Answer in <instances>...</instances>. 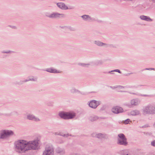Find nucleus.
Instances as JSON below:
<instances>
[{
  "mask_svg": "<svg viewBox=\"0 0 155 155\" xmlns=\"http://www.w3.org/2000/svg\"><path fill=\"white\" fill-rule=\"evenodd\" d=\"M27 141L24 140H20L15 143V150L16 152L21 153H25L28 151Z\"/></svg>",
  "mask_w": 155,
  "mask_h": 155,
  "instance_id": "f257e3e1",
  "label": "nucleus"
},
{
  "mask_svg": "<svg viewBox=\"0 0 155 155\" xmlns=\"http://www.w3.org/2000/svg\"><path fill=\"white\" fill-rule=\"evenodd\" d=\"M142 112L144 115L155 114V103H149L144 106L142 109Z\"/></svg>",
  "mask_w": 155,
  "mask_h": 155,
  "instance_id": "f03ea898",
  "label": "nucleus"
},
{
  "mask_svg": "<svg viewBox=\"0 0 155 155\" xmlns=\"http://www.w3.org/2000/svg\"><path fill=\"white\" fill-rule=\"evenodd\" d=\"M58 115L62 119L68 120L74 118L76 116V114L73 112H68L61 111L59 113Z\"/></svg>",
  "mask_w": 155,
  "mask_h": 155,
  "instance_id": "7ed1b4c3",
  "label": "nucleus"
},
{
  "mask_svg": "<svg viewBox=\"0 0 155 155\" xmlns=\"http://www.w3.org/2000/svg\"><path fill=\"white\" fill-rule=\"evenodd\" d=\"M39 140L38 138L32 141H27V147L28 151L31 149L36 150L37 149Z\"/></svg>",
  "mask_w": 155,
  "mask_h": 155,
  "instance_id": "20e7f679",
  "label": "nucleus"
},
{
  "mask_svg": "<svg viewBox=\"0 0 155 155\" xmlns=\"http://www.w3.org/2000/svg\"><path fill=\"white\" fill-rule=\"evenodd\" d=\"M54 148L52 144H47L45 147V150L43 151V155H54Z\"/></svg>",
  "mask_w": 155,
  "mask_h": 155,
  "instance_id": "39448f33",
  "label": "nucleus"
},
{
  "mask_svg": "<svg viewBox=\"0 0 155 155\" xmlns=\"http://www.w3.org/2000/svg\"><path fill=\"white\" fill-rule=\"evenodd\" d=\"M118 137L119 138L117 139V144L120 145L127 146L128 142L124 135L123 134H118Z\"/></svg>",
  "mask_w": 155,
  "mask_h": 155,
  "instance_id": "423d86ee",
  "label": "nucleus"
},
{
  "mask_svg": "<svg viewBox=\"0 0 155 155\" xmlns=\"http://www.w3.org/2000/svg\"><path fill=\"white\" fill-rule=\"evenodd\" d=\"M100 104V102L99 101L93 100L90 102L89 104V105L90 107L93 108L95 109Z\"/></svg>",
  "mask_w": 155,
  "mask_h": 155,
  "instance_id": "0eeeda50",
  "label": "nucleus"
},
{
  "mask_svg": "<svg viewBox=\"0 0 155 155\" xmlns=\"http://www.w3.org/2000/svg\"><path fill=\"white\" fill-rule=\"evenodd\" d=\"M111 110L113 113L116 114L122 113L123 111V108L118 106H116L113 107Z\"/></svg>",
  "mask_w": 155,
  "mask_h": 155,
  "instance_id": "6e6552de",
  "label": "nucleus"
},
{
  "mask_svg": "<svg viewBox=\"0 0 155 155\" xmlns=\"http://www.w3.org/2000/svg\"><path fill=\"white\" fill-rule=\"evenodd\" d=\"M120 92H127L128 93H129L130 94H132L134 95H137V96H143V97H151L152 96L151 95H147V94H141L138 93H133V92H130L128 91H120Z\"/></svg>",
  "mask_w": 155,
  "mask_h": 155,
  "instance_id": "1a4fd4ad",
  "label": "nucleus"
},
{
  "mask_svg": "<svg viewBox=\"0 0 155 155\" xmlns=\"http://www.w3.org/2000/svg\"><path fill=\"white\" fill-rule=\"evenodd\" d=\"M7 138L6 130H2L0 131V139H5Z\"/></svg>",
  "mask_w": 155,
  "mask_h": 155,
  "instance_id": "9d476101",
  "label": "nucleus"
},
{
  "mask_svg": "<svg viewBox=\"0 0 155 155\" xmlns=\"http://www.w3.org/2000/svg\"><path fill=\"white\" fill-rule=\"evenodd\" d=\"M27 118L29 120H32L35 121H38L39 120L38 118L36 117L32 114H28L27 116Z\"/></svg>",
  "mask_w": 155,
  "mask_h": 155,
  "instance_id": "9b49d317",
  "label": "nucleus"
},
{
  "mask_svg": "<svg viewBox=\"0 0 155 155\" xmlns=\"http://www.w3.org/2000/svg\"><path fill=\"white\" fill-rule=\"evenodd\" d=\"M45 71L47 72L53 73H58L61 72V71H58L57 70L53 67L47 68L46 69Z\"/></svg>",
  "mask_w": 155,
  "mask_h": 155,
  "instance_id": "f8f14e48",
  "label": "nucleus"
},
{
  "mask_svg": "<svg viewBox=\"0 0 155 155\" xmlns=\"http://www.w3.org/2000/svg\"><path fill=\"white\" fill-rule=\"evenodd\" d=\"M140 103V101L137 99H133L130 101V104L132 106H137Z\"/></svg>",
  "mask_w": 155,
  "mask_h": 155,
  "instance_id": "ddd939ff",
  "label": "nucleus"
},
{
  "mask_svg": "<svg viewBox=\"0 0 155 155\" xmlns=\"http://www.w3.org/2000/svg\"><path fill=\"white\" fill-rule=\"evenodd\" d=\"M140 18L142 20H144L147 21H153L152 19L149 17L144 15H140Z\"/></svg>",
  "mask_w": 155,
  "mask_h": 155,
  "instance_id": "4468645a",
  "label": "nucleus"
},
{
  "mask_svg": "<svg viewBox=\"0 0 155 155\" xmlns=\"http://www.w3.org/2000/svg\"><path fill=\"white\" fill-rule=\"evenodd\" d=\"M57 5V6L61 9L66 10L68 8V7L63 3H58Z\"/></svg>",
  "mask_w": 155,
  "mask_h": 155,
  "instance_id": "2eb2a0df",
  "label": "nucleus"
},
{
  "mask_svg": "<svg viewBox=\"0 0 155 155\" xmlns=\"http://www.w3.org/2000/svg\"><path fill=\"white\" fill-rule=\"evenodd\" d=\"M105 119L106 118L105 117H98L96 116H90L89 118V120L91 121H96L97 120L99 119Z\"/></svg>",
  "mask_w": 155,
  "mask_h": 155,
  "instance_id": "dca6fc26",
  "label": "nucleus"
},
{
  "mask_svg": "<svg viewBox=\"0 0 155 155\" xmlns=\"http://www.w3.org/2000/svg\"><path fill=\"white\" fill-rule=\"evenodd\" d=\"M140 112L139 110H135L130 112L129 114V115L132 116H136L140 114Z\"/></svg>",
  "mask_w": 155,
  "mask_h": 155,
  "instance_id": "f3484780",
  "label": "nucleus"
},
{
  "mask_svg": "<svg viewBox=\"0 0 155 155\" xmlns=\"http://www.w3.org/2000/svg\"><path fill=\"white\" fill-rule=\"evenodd\" d=\"M93 43L94 44L100 47H102L103 46H105V45H106V43H103L102 42L98 40L94 41L93 42Z\"/></svg>",
  "mask_w": 155,
  "mask_h": 155,
  "instance_id": "a211bd4d",
  "label": "nucleus"
},
{
  "mask_svg": "<svg viewBox=\"0 0 155 155\" xmlns=\"http://www.w3.org/2000/svg\"><path fill=\"white\" fill-rule=\"evenodd\" d=\"M62 14H60L58 13H54L49 15L48 16L51 18H56L60 17V16L62 15Z\"/></svg>",
  "mask_w": 155,
  "mask_h": 155,
  "instance_id": "6ab92c4d",
  "label": "nucleus"
},
{
  "mask_svg": "<svg viewBox=\"0 0 155 155\" xmlns=\"http://www.w3.org/2000/svg\"><path fill=\"white\" fill-rule=\"evenodd\" d=\"M81 17L85 21H90L92 20V18L89 15H85L81 16Z\"/></svg>",
  "mask_w": 155,
  "mask_h": 155,
  "instance_id": "aec40b11",
  "label": "nucleus"
},
{
  "mask_svg": "<svg viewBox=\"0 0 155 155\" xmlns=\"http://www.w3.org/2000/svg\"><path fill=\"white\" fill-rule=\"evenodd\" d=\"M56 151L58 153L63 154L65 153V151L64 149L58 147L56 149Z\"/></svg>",
  "mask_w": 155,
  "mask_h": 155,
  "instance_id": "412c9836",
  "label": "nucleus"
},
{
  "mask_svg": "<svg viewBox=\"0 0 155 155\" xmlns=\"http://www.w3.org/2000/svg\"><path fill=\"white\" fill-rule=\"evenodd\" d=\"M6 130L7 138L9 137L14 135V132L11 130Z\"/></svg>",
  "mask_w": 155,
  "mask_h": 155,
  "instance_id": "4be33fe9",
  "label": "nucleus"
},
{
  "mask_svg": "<svg viewBox=\"0 0 155 155\" xmlns=\"http://www.w3.org/2000/svg\"><path fill=\"white\" fill-rule=\"evenodd\" d=\"M61 28H64L65 29H68L71 31H75L76 30V29L75 28L73 27H72L70 26H68V27H66V26L62 27H61Z\"/></svg>",
  "mask_w": 155,
  "mask_h": 155,
  "instance_id": "5701e85b",
  "label": "nucleus"
},
{
  "mask_svg": "<svg viewBox=\"0 0 155 155\" xmlns=\"http://www.w3.org/2000/svg\"><path fill=\"white\" fill-rule=\"evenodd\" d=\"M30 81L29 79H26L24 81H17L15 83V84L20 85L23 84L24 82Z\"/></svg>",
  "mask_w": 155,
  "mask_h": 155,
  "instance_id": "b1692460",
  "label": "nucleus"
},
{
  "mask_svg": "<svg viewBox=\"0 0 155 155\" xmlns=\"http://www.w3.org/2000/svg\"><path fill=\"white\" fill-rule=\"evenodd\" d=\"M95 137L97 138L101 139L104 137H105V135L104 134L99 133L96 134Z\"/></svg>",
  "mask_w": 155,
  "mask_h": 155,
  "instance_id": "393cba45",
  "label": "nucleus"
},
{
  "mask_svg": "<svg viewBox=\"0 0 155 155\" xmlns=\"http://www.w3.org/2000/svg\"><path fill=\"white\" fill-rule=\"evenodd\" d=\"M71 93L74 94L76 93H81V92L77 89H76L75 88L73 87L70 90Z\"/></svg>",
  "mask_w": 155,
  "mask_h": 155,
  "instance_id": "a878e982",
  "label": "nucleus"
},
{
  "mask_svg": "<svg viewBox=\"0 0 155 155\" xmlns=\"http://www.w3.org/2000/svg\"><path fill=\"white\" fill-rule=\"evenodd\" d=\"M106 47H109L111 48H116V46L113 44H106V45H105V46Z\"/></svg>",
  "mask_w": 155,
  "mask_h": 155,
  "instance_id": "bb28decb",
  "label": "nucleus"
},
{
  "mask_svg": "<svg viewBox=\"0 0 155 155\" xmlns=\"http://www.w3.org/2000/svg\"><path fill=\"white\" fill-rule=\"evenodd\" d=\"M79 65L84 67H88V66L90 65V64H85L80 63L78 64Z\"/></svg>",
  "mask_w": 155,
  "mask_h": 155,
  "instance_id": "cd10ccee",
  "label": "nucleus"
},
{
  "mask_svg": "<svg viewBox=\"0 0 155 155\" xmlns=\"http://www.w3.org/2000/svg\"><path fill=\"white\" fill-rule=\"evenodd\" d=\"M131 153L127 150H124L123 151L122 155H131Z\"/></svg>",
  "mask_w": 155,
  "mask_h": 155,
  "instance_id": "c85d7f7f",
  "label": "nucleus"
},
{
  "mask_svg": "<svg viewBox=\"0 0 155 155\" xmlns=\"http://www.w3.org/2000/svg\"><path fill=\"white\" fill-rule=\"evenodd\" d=\"M103 63V62L102 61L98 60V61H97L95 63V64L96 65H101V64H102Z\"/></svg>",
  "mask_w": 155,
  "mask_h": 155,
  "instance_id": "c756f323",
  "label": "nucleus"
},
{
  "mask_svg": "<svg viewBox=\"0 0 155 155\" xmlns=\"http://www.w3.org/2000/svg\"><path fill=\"white\" fill-rule=\"evenodd\" d=\"M117 72L120 74L121 73V72L119 69H115V70H113L112 71H109L108 72V73H111V72Z\"/></svg>",
  "mask_w": 155,
  "mask_h": 155,
  "instance_id": "7c9ffc66",
  "label": "nucleus"
},
{
  "mask_svg": "<svg viewBox=\"0 0 155 155\" xmlns=\"http://www.w3.org/2000/svg\"><path fill=\"white\" fill-rule=\"evenodd\" d=\"M2 53H13L14 52L12 51H3L2 52Z\"/></svg>",
  "mask_w": 155,
  "mask_h": 155,
  "instance_id": "2f4dec72",
  "label": "nucleus"
},
{
  "mask_svg": "<svg viewBox=\"0 0 155 155\" xmlns=\"http://www.w3.org/2000/svg\"><path fill=\"white\" fill-rule=\"evenodd\" d=\"M144 70H153L155 71V68H146L144 69H143L142 70V71H144Z\"/></svg>",
  "mask_w": 155,
  "mask_h": 155,
  "instance_id": "473e14b6",
  "label": "nucleus"
},
{
  "mask_svg": "<svg viewBox=\"0 0 155 155\" xmlns=\"http://www.w3.org/2000/svg\"><path fill=\"white\" fill-rule=\"evenodd\" d=\"M32 79H29V80H30V81H37L38 79L37 77H34L33 76H32Z\"/></svg>",
  "mask_w": 155,
  "mask_h": 155,
  "instance_id": "72a5a7b5",
  "label": "nucleus"
},
{
  "mask_svg": "<svg viewBox=\"0 0 155 155\" xmlns=\"http://www.w3.org/2000/svg\"><path fill=\"white\" fill-rule=\"evenodd\" d=\"M130 121V120L129 119H127L124 121V123L125 124H127L129 123Z\"/></svg>",
  "mask_w": 155,
  "mask_h": 155,
  "instance_id": "f704fd0d",
  "label": "nucleus"
},
{
  "mask_svg": "<svg viewBox=\"0 0 155 155\" xmlns=\"http://www.w3.org/2000/svg\"><path fill=\"white\" fill-rule=\"evenodd\" d=\"M151 145L152 146L155 147V140L152 141L151 142Z\"/></svg>",
  "mask_w": 155,
  "mask_h": 155,
  "instance_id": "c9c22d12",
  "label": "nucleus"
},
{
  "mask_svg": "<svg viewBox=\"0 0 155 155\" xmlns=\"http://www.w3.org/2000/svg\"><path fill=\"white\" fill-rule=\"evenodd\" d=\"M151 133H149L148 132H145L144 133V134L146 135H150L151 134Z\"/></svg>",
  "mask_w": 155,
  "mask_h": 155,
  "instance_id": "e433bc0d",
  "label": "nucleus"
},
{
  "mask_svg": "<svg viewBox=\"0 0 155 155\" xmlns=\"http://www.w3.org/2000/svg\"><path fill=\"white\" fill-rule=\"evenodd\" d=\"M9 26L10 27L12 28L16 29V27L15 26L9 25Z\"/></svg>",
  "mask_w": 155,
  "mask_h": 155,
  "instance_id": "4c0bfd02",
  "label": "nucleus"
},
{
  "mask_svg": "<svg viewBox=\"0 0 155 155\" xmlns=\"http://www.w3.org/2000/svg\"><path fill=\"white\" fill-rule=\"evenodd\" d=\"M118 87H120V89H122V88H124V87L123 86H121L120 85L118 86Z\"/></svg>",
  "mask_w": 155,
  "mask_h": 155,
  "instance_id": "58836bf2",
  "label": "nucleus"
},
{
  "mask_svg": "<svg viewBox=\"0 0 155 155\" xmlns=\"http://www.w3.org/2000/svg\"><path fill=\"white\" fill-rule=\"evenodd\" d=\"M124 1L126 2H132L134 1V0H123Z\"/></svg>",
  "mask_w": 155,
  "mask_h": 155,
  "instance_id": "ea45409f",
  "label": "nucleus"
},
{
  "mask_svg": "<svg viewBox=\"0 0 155 155\" xmlns=\"http://www.w3.org/2000/svg\"><path fill=\"white\" fill-rule=\"evenodd\" d=\"M133 74V73H128V74H126V75H125L126 76H128L130 74Z\"/></svg>",
  "mask_w": 155,
  "mask_h": 155,
  "instance_id": "a19ab883",
  "label": "nucleus"
},
{
  "mask_svg": "<svg viewBox=\"0 0 155 155\" xmlns=\"http://www.w3.org/2000/svg\"><path fill=\"white\" fill-rule=\"evenodd\" d=\"M58 135H61V136H64V137L66 136V135L65 134H64V135H62L61 133H59Z\"/></svg>",
  "mask_w": 155,
  "mask_h": 155,
  "instance_id": "79ce46f5",
  "label": "nucleus"
},
{
  "mask_svg": "<svg viewBox=\"0 0 155 155\" xmlns=\"http://www.w3.org/2000/svg\"><path fill=\"white\" fill-rule=\"evenodd\" d=\"M104 73V74H107V73H108V72H103ZM110 74H114V73H111H111H110Z\"/></svg>",
  "mask_w": 155,
  "mask_h": 155,
  "instance_id": "37998d69",
  "label": "nucleus"
},
{
  "mask_svg": "<svg viewBox=\"0 0 155 155\" xmlns=\"http://www.w3.org/2000/svg\"><path fill=\"white\" fill-rule=\"evenodd\" d=\"M29 79H32V76H30V77H29Z\"/></svg>",
  "mask_w": 155,
  "mask_h": 155,
  "instance_id": "c03bdc74",
  "label": "nucleus"
},
{
  "mask_svg": "<svg viewBox=\"0 0 155 155\" xmlns=\"http://www.w3.org/2000/svg\"><path fill=\"white\" fill-rule=\"evenodd\" d=\"M131 155H138V154H137V153L135 154H133L131 153Z\"/></svg>",
  "mask_w": 155,
  "mask_h": 155,
  "instance_id": "a18cd8bd",
  "label": "nucleus"
},
{
  "mask_svg": "<svg viewBox=\"0 0 155 155\" xmlns=\"http://www.w3.org/2000/svg\"><path fill=\"white\" fill-rule=\"evenodd\" d=\"M143 86V85H139V86L141 87V86Z\"/></svg>",
  "mask_w": 155,
  "mask_h": 155,
  "instance_id": "49530a36",
  "label": "nucleus"
},
{
  "mask_svg": "<svg viewBox=\"0 0 155 155\" xmlns=\"http://www.w3.org/2000/svg\"><path fill=\"white\" fill-rule=\"evenodd\" d=\"M154 2H155V0H153Z\"/></svg>",
  "mask_w": 155,
  "mask_h": 155,
  "instance_id": "de8ad7c7",
  "label": "nucleus"
},
{
  "mask_svg": "<svg viewBox=\"0 0 155 155\" xmlns=\"http://www.w3.org/2000/svg\"><path fill=\"white\" fill-rule=\"evenodd\" d=\"M92 92L95 93V92ZM92 93V92H90V93Z\"/></svg>",
  "mask_w": 155,
  "mask_h": 155,
  "instance_id": "09e8293b",
  "label": "nucleus"
},
{
  "mask_svg": "<svg viewBox=\"0 0 155 155\" xmlns=\"http://www.w3.org/2000/svg\"><path fill=\"white\" fill-rule=\"evenodd\" d=\"M154 126L155 127V123H154Z\"/></svg>",
  "mask_w": 155,
  "mask_h": 155,
  "instance_id": "8fccbe9b",
  "label": "nucleus"
},
{
  "mask_svg": "<svg viewBox=\"0 0 155 155\" xmlns=\"http://www.w3.org/2000/svg\"><path fill=\"white\" fill-rule=\"evenodd\" d=\"M2 114L0 113V115H2Z\"/></svg>",
  "mask_w": 155,
  "mask_h": 155,
  "instance_id": "3c124183",
  "label": "nucleus"
}]
</instances>
